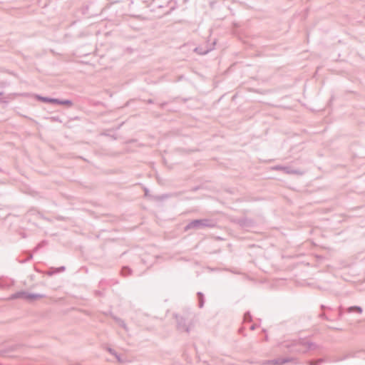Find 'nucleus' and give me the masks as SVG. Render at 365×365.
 Wrapping results in <instances>:
<instances>
[{
    "instance_id": "nucleus-5",
    "label": "nucleus",
    "mask_w": 365,
    "mask_h": 365,
    "mask_svg": "<svg viewBox=\"0 0 365 365\" xmlns=\"http://www.w3.org/2000/svg\"><path fill=\"white\" fill-rule=\"evenodd\" d=\"M3 95V93L2 92H0V96H2Z\"/></svg>"
},
{
    "instance_id": "nucleus-3",
    "label": "nucleus",
    "mask_w": 365,
    "mask_h": 365,
    "mask_svg": "<svg viewBox=\"0 0 365 365\" xmlns=\"http://www.w3.org/2000/svg\"><path fill=\"white\" fill-rule=\"evenodd\" d=\"M200 48H196L195 49V51H199V53H200V54H206V53H208V51H209L208 50H206V51H200Z\"/></svg>"
},
{
    "instance_id": "nucleus-2",
    "label": "nucleus",
    "mask_w": 365,
    "mask_h": 365,
    "mask_svg": "<svg viewBox=\"0 0 365 365\" xmlns=\"http://www.w3.org/2000/svg\"><path fill=\"white\" fill-rule=\"evenodd\" d=\"M57 104H58V105H64V106H69V107L73 106V103L70 100H59V99H58Z\"/></svg>"
},
{
    "instance_id": "nucleus-4",
    "label": "nucleus",
    "mask_w": 365,
    "mask_h": 365,
    "mask_svg": "<svg viewBox=\"0 0 365 365\" xmlns=\"http://www.w3.org/2000/svg\"><path fill=\"white\" fill-rule=\"evenodd\" d=\"M357 310H358L359 312H361V308H357Z\"/></svg>"
},
{
    "instance_id": "nucleus-1",
    "label": "nucleus",
    "mask_w": 365,
    "mask_h": 365,
    "mask_svg": "<svg viewBox=\"0 0 365 365\" xmlns=\"http://www.w3.org/2000/svg\"><path fill=\"white\" fill-rule=\"evenodd\" d=\"M37 98L44 103H51L57 104V102H58V98L43 97V96H37Z\"/></svg>"
}]
</instances>
